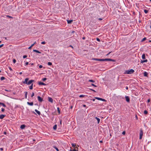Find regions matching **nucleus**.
Here are the masks:
<instances>
[{"instance_id":"obj_1","label":"nucleus","mask_w":151,"mask_h":151,"mask_svg":"<svg viewBox=\"0 0 151 151\" xmlns=\"http://www.w3.org/2000/svg\"><path fill=\"white\" fill-rule=\"evenodd\" d=\"M93 60H97L99 61H111L112 62H115L116 60H114L110 58H106V59H98L97 58H94L92 59Z\"/></svg>"},{"instance_id":"obj_2","label":"nucleus","mask_w":151,"mask_h":151,"mask_svg":"<svg viewBox=\"0 0 151 151\" xmlns=\"http://www.w3.org/2000/svg\"><path fill=\"white\" fill-rule=\"evenodd\" d=\"M29 79L28 78H26L25 79V81L23 82V83L24 84H27L28 85H29L32 83L33 82H34L35 81L33 80H31L29 81L28 82Z\"/></svg>"},{"instance_id":"obj_3","label":"nucleus","mask_w":151,"mask_h":151,"mask_svg":"<svg viewBox=\"0 0 151 151\" xmlns=\"http://www.w3.org/2000/svg\"><path fill=\"white\" fill-rule=\"evenodd\" d=\"M134 72V70L132 69H131L130 70H125L124 73V74H131L132 73H133Z\"/></svg>"},{"instance_id":"obj_4","label":"nucleus","mask_w":151,"mask_h":151,"mask_svg":"<svg viewBox=\"0 0 151 151\" xmlns=\"http://www.w3.org/2000/svg\"><path fill=\"white\" fill-rule=\"evenodd\" d=\"M143 134V132L142 129H140V130L139 137V139H142Z\"/></svg>"},{"instance_id":"obj_5","label":"nucleus","mask_w":151,"mask_h":151,"mask_svg":"<svg viewBox=\"0 0 151 151\" xmlns=\"http://www.w3.org/2000/svg\"><path fill=\"white\" fill-rule=\"evenodd\" d=\"M38 84L39 85L45 86L46 85V84L45 83L43 82H42L40 81L38 82Z\"/></svg>"},{"instance_id":"obj_6","label":"nucleus","mask_w":151,"mask_h":151,"mask_svg":"<svg viewBox=\"0 0 151 151\" xmlns=\"http://www.w3.org/2000/svg\"><path fill=\"white\" fill-rule=\"evenodd\" d=\"M38 99L39 101L41 102L43 101V99L40 96H37Z\"/></svg>"},{"instance_id":"obj_7","label":"nucleus","mask_w":151,"mask_h":151,"mask_svg":"<svg viewBox=\"0 0 151 151\" xmlns=\"http://www.w3.org/2000/svg\"><path fill=\"white\" fill-rule=\"evenodd\" d=\"M125 98L126 100V101L128 102H129L130 101V99L129 97L128 96H125Z\"/></svg>"},{"instance_id":"obj_8","label":"nucleus","mask_w":151,"mask_h":151,"mask_svg":"<svg viewBox=\"0 0 151 151\" xmlns=\"http://www.w3.org/2000/svg\"><path fill=\"white\" fill-rule=\"evenodd\" d=\"M48 100L49 101L51 102V103H53V99L51 98L48 97Z\"/></svg>"},{"instance_id":"obj_9","label":"nucleus","mask_w":151,"mask_h":151,"mask_svg":"<svg viewBox=\"0 0 151 151\" xmlns=\"http://www.w3.org/2000/svg\"><path fill=\"white\" fill-rule=\"evenodd\" d=\"M5 116L6 115L1 114L0 115V119H3Z\"/></svg>"},{"instance_id":"obj_10","label":"nucleus","mask_w":151,"mask_h":151,"mask_svg":"<svg viewBox=\"0 0 151 151\" xmlns=\"http://www.w3.org/2000/svg\"><path fill=\"white\" fill-rule=\"evenodd\" d=\"M147 59L145 60H141V63H147Z\"/></svg>"},{"instance_id":"obj_11","label":"nucleus","mask_w":151,"mask_h":151,"mask_svg":"<svg viewBox=\"0 0 151 151\" xmlns=\"http://www.w3.org/2000/svg\"><path fill=\"white\" fill-rule=\"evenodd\" d=\"M148 74V73L147 72L145 71L144 73V76L145 77H147Z\"/></svg>"},{"instance_id":"obj_12","label":"nucleus","mask_w":151,"mask_h":151,"mask_svg":"<svg viewBox=\"0 0 151 151\" xmlns=\"http://www.w3.org/2000/svg\"><path fill=\"white\" fill-rule=\"evenodd\" d=\"M35 111L39 115H40V111H38L36 109H35Z\"/></svg>"},{"instance_id":"obj_13","label":"nucleus","mask_w":151,"mask_h":151,"mask_svg":"<svg viewBox=\"0 0 151 151\" xmlns=\"http://www.w3.org/2000/svg\"><path fill=\"white\" fill-rule=\"evenodd\" d=\"M25 126H26L24 124L22 125H21L20 128L22 129H23L25 128Z\"/></svg>"},{"instance_id":"obj_14","label":"nucleus","mask_w":151,"mask_h":151,"mask_svg":"<svg viewBox=\"0 0 151 151\" xmlns=\"http://www.w3.org/2000/svg\"><path fill=\"white\" fill-rule=\"evenodd\" d=\"M95 118L97 120L98 124H99V123L100 121V119L97 117H96Z\"/></svg>"},{"instance_id":"obj_15","label":"nucleus","mask_w":151,"mask_h":151,"mask_svg":"<svg viewBox=\"0 0 151 151\" xmlns=\"http://www.w3.org/2000/svg\"><path fill=\"white\" fill-rule=\"evenodd\" d=\"M27 104L30 106H32L33 105V102H27Z\"/></svg>"},{"instance_id":"obj_16","label":"nucleus","mask_w":151,"mask_h":151,"mask_svg":"<svg viewBox=\"0 0 151 151\" xmlns=\"http://www.w3.org/2000/svg\"><path fill=\"white\" fill-rule=\"evenodd\" d=\"M33 51L34 52H36L38 53H41V52H40L39 51H38L37 50H33Z\"/></svg>"},{"instance_id":"obj_17","label":"nucleus","mask_w":151,"mask_h":151,"mask_svg":"<svg viewBox=\"0 0 151 151\" xmlns=\"http://www.w3.org/2000/svg\"><path fill=\"white\" fill-rule=\"evenodd\" d=\"M33 84L32 83L30 86H29V89L32 90L33 89Z\"/></svg>"},{"instance_id":"obj_18","label":"nucleus","mask_w":151,"mask_h":151,"mask_svg":"<svg viewBox=\"0 0 151 151\" xmlns=\"http://www.w3.org/2000/svg\"><path fill=\"white\" fill-rule=\"evenodd\" d=\"M57 128V125L56 124H55L53 127V129L55 130Z\"/></svg>"},{"instance_id":"obj_19","label":"nucleus","mask_w":151,"mask_h":151,"mask_svg":"<svg viewBox=\"0 0 151 151\" xmlns=\"http://www.w3.org/2000/svg\"><path fill=\"white\" fill-rule=\"evenodd\" d=\"M142 58L143 59H144L145 58V54H143L142 56Z\"/></svg>"},{"instance_id":"obj_20","label":"nucleus","mask_w":151,"mask_h":151,"mask_svg":"<svg viewBox=\"0 0 151 151\" xmlns=\"http://www.w3.org/2000/svg\"><path fill=\"white\" fill-rule=\"evenodd\" d=\"M73 20H68L67 22L68 24H70L72 22Z\"/></svg>"},{"instance_id":"obj_21","label":"nucleus","mask_w":151,"mask_h":151,"mask_svg":"<svg viewBox=\"0 0 151 151\" xmlns=\"http://www.w3.org/2000/svg\"><path fill=\"white\" fill-rule=\"evenodd\" d=\"M0 105H1L4 107H6V105L0 102Z\"/></svg>"},{"instance_id":"obj_22","label":"nucleus","mask_w":151,"mask_h":151,"mask_svg":"<svg viewBox=\"0 0 151 151\" xmlns=\"http://www.w3.org/2000/svg\"><path fill=\"white\" fill-rule=\"evenodd\" d=\"M53 147L55 149H56V150H57V151H59V150L58 148L57 147L55 146H53Z\"/></svg>"},{"instance_id":"obj_23","label":"nucleus","mask_w":151,"mask_h":151,"mask_svg":"<svg viewBox=\"0 0 151 151\" xmlns=\"http://www.w3.org/2000/svg\"><path fill=\"white\" fill-rule=\"evenodd\" d=\"M24 93L25 94V98L26 99H27V92L25 91L24 92Z\"/></svg>"},{"instance_id":"obj_24","label":"nucleus","mask_w":151,"mask_h":151,"mask_svg":"<svg viewBox=\"0 0 151 151\" xmlns=\"http://www.w3.org/2000/svg\"><path fill=\"white\" fill-rule=\"evenodd\" d=\"M57 110H58V113L59 114H60V110L59 108L58 107H57Z\"/></svg>"},{"instance_id":"obj_25","label":"nucleus","mask_w":151,"mask_h":151,"mask_svg":"<svg viewBox=\"0 0 151 151\" xmlns=\"http://www.w3.org/2000/svg\"><path fill=\"white\" fill-rule=\"evenodd\" d=\"M95 98L98 99V100H99L101 101V100L102 99V98H99V97H95Z\"/></svg>"},{"instance_id":"obj_26","label":"nucleus","mask_w":151,"mask_h":151,"mask_svg":"<svg viewBox=\"0 0 151 151\" xmlns=\"http://www.w3.org/2000/svg\"><path fill=\"white\" fill-rule=\"evenodd\" d=\"M148 10H147L146 9H144V12L145 13V14H147L148 12Z\"/></svg>"},{"instance_id":"obj_27","label":"nucleus","mask_w":151,"mask_h":151,"mask_svg":"<svg viewBox=\"0 0 151 151\" xmlns=\"http://www.w3.org/2000/svg\"><path fill=\"white\" fill-rule=\"evenodd\" d=\"M5 79V78L4 77H1V81H2V80H4V79Z\"/></svg>"},{"instance_id":"obj_28","label":"nucleus","mask_w":151,"mask_h":151,"mask_svg":"<svg viewBox=\"0 0 151 151\" xmlns=\"http://www.w3.org/2000/svg\"><path fill=\"white\" fill-rule=\"evenodd\" d=\"M146 37H144L142 39V40H141V41L142 42H143V41H145V40H146Z\"/></svg>"},{"instance_id":"obj_29","label":"nucleus","mask_w":151,"mask_h":151,"mask_svg":"<svg viewBox=\"0 0 151 151\" xmlns=\"http://www.w3.org/2000/svg\"><path fill=\"white\" fill-rule=\"evenodd\" d=\"M88 81L91 82H92V83H94L95 82V81L94 80H88Z\"/></svg>"},{"instance_id":"obj_30","label":"nucleus","mask_w":151,"mask_h":151,"mask_svg":"<svg viewBox=\"0 0 151 151\" xmlns=\"http://www.w3.org/2000/svg\"><path fill=\"white\" fill-rule=\"evenodd\" d=\"M147 113H148L147 111L146 110H145L144 111V113L145 114H147Z\"/></svg>"},{"instance_id":"obj_31","label":"nucleus","mask_w":151,"mask_h":151,"mask_svg":"<svg viewBox=\"0 0 151 151\" xmlns=\"http://www.w3.org/2000/svg\"><path fill=\"white\" fill-rule=\"evenodd\" d=\"M47 64L49 65H52V63L51 62H48Z\"/></svg>"},{"instance_id":"obj_32","label":"nucleus","mask_w":151,"mask_h":151,"mask_svg":"<svg viewBox=\"0 0 151 151\" xmlns=\"http://www.w3.org/2000/svg\"><path fill=\"white\" fill-rule=\"evenodd\" d=\"M47 78H44L42 79V80L43 81H45L47 80Z\"/></svg>"},{"instance_id":"obj_33","label":"nucleus","mask_w":151,"mask_h":151,"mask_svg":"<svg viewBox=\"0 0 151 151\" xmlns=\"http://www.w3.org/2000/svg\"><path fill=\"white\" fill-rule=\"evenodd\" d=\"M91 85L95 87H97V86H96V85H95L94 84H93V83H91Z\"/></svg>"},{"instance_id":"obj_34","label":"nucleus","mask_w":151,"mask_h":151,"mask_svg":"<svg viewBox=\"0 0 151 151\" xmlns=\"http://www.w3.org/2000/svg\"><path fill=\"white\" fill-rule=\"evenodd\" d=\"M16 60L15 59H14L13 60V63H15L16 62Z\"/></svg>"},{"instance_id":"obj_35","label":"nucleus","mask_w":151,"mask_h":151,"mask_svg":"<svg viewBox=\"0 0 151 151\" xmlns=\"http://www.w3.org/2000/svg\"><path fill=\"white\" fill-rule=\"evenodd\" d=\"M34 93L32 92V95H31V97H32L34 96Z\"/></svg>"},{"instance_id":"obj_36","label":"nucleus","mask_w":151,"mask_h":151,"mask_svg":"<svg viewBox=\"0 0 151 151\" xmlns=\"http://www.w3.org/2000/svg\"><path fill=\"white\" fill-rule=\"evenodd\" d=\"M6 17H9V18H13L12 17L10 16L9 15H7Z\"/></svg>"},{"instance_id":"obj_37","label":"nucleus","mask_w":151,"mask_h":151,"mask_svg":"<svg viewBox=\"0 0 151 151\" xmlns=\"http://www.w3.org/2000/svg\"><path fill=\"white\" fill-rule=\"evenodd\" d=\"M46 42L45 41H43L41 42V43L42 44H45Z\"/></svg>"},{"instance_id":"obj_38","label":"nucleus","mask_w":151,"mask_h":151,"mask_svg":"<svg viewBox=\"0 0 151 151\" xmlns=\"http://www.w3.org/2000/svg\"><path fill=\"white\" fill-rule=\"evenodd\" d=\"M85 96V95H80L79 96V97H84Z\"/></svg>"},{"instance_id":"obj_39","label":"nucleus","mask_w":151,"mask_h":151,"mask_svg":"<svg viewBox=\"0 0 151 151\" xmlns=\"http://www.w3.org/2000/svg\"><path fill=\"white\" fill-rule=\"evenodd\" d=\"M1 111H2V112H4V111H5V109H4V108H1Z\"/></svg>"},{"instance_id":"obj_40","label":"nucleus","mask_w":151,"mask_h":151,"mask_svg":"<svg viewBox=\"0 0 151 151\" xmlns=\"http://www.w3.org/2000/svg\"><path fill=\"white\" fill-rule=\"evenodd\" d=\"M9 69V70L11 71H12V68H11V67H8Z\"/></svg>"},{"instance_id":"obj_41","label":"nucleus","mask_w":151,"mask_h":151,"mask_svg":"<svg viewBox=\"0 0 151 151\" xmlns=\"http://www.w3.org/2000/svg\"><path fill=\"white\" fill-rule=\"evenodd\" d=\"M70 151H76V150L75 149H73V150L70 149Z\"/></svg>"},{"instance_id":"obj_42","label":"nucleus","mask_w":151,"mask_h":151,"mask_svg":"<svg viewBox=\"0 0 151 151\" xmlns=\"http://www.w3.org/2000/svg\"><path fill=\"white\" fill-rule=\"evenodd\" d=\"M42 67H43L42 65H40L39 66V68H42Z\"/></svg>"},{"instance_id":"obj_43","label":"nucleus","mask_w":151,"mask_h":151,"mask_svg":"<svg viewBox=\"0 0 151 151\" xmlns=\"http://www.w3.org/2000/svg\"><path fill=\"white\" fill-rule=\"evenodd\" d=\"M27 57V56L26 55H24L23 56V58H25Z\"/></svg>"},{"instance_id":"obj_44","label":"nucleus","mask_w":151,"mask_h":151,"mask_svg":"<svg viewBox=\"0 0 151 151\" xmlns=\"http://www.w3.org/2000/svg\"><path fill=\"white\" fill-rule=\"evenodd\" d=\"M96 40L97 41H99V42L100 41V40L99 38H97Z\"/></svg>"},{"instance_id":"obj_45","label":"nucleus","mask_w":151,"mask_h":151,"mask_svg":"<svg viewBox=\"0 0 151 151\" xmlns=\"http://www.w3.org/2000/svg\"><path fill=\"white\" fill-rule=\"evenodd\" d=\"M72 145L73 147H75V146H76V144H72Z\"/></svg>"},{"instance_id":"obj_46","label":"nucleus","mask_w":151,"mask_h":151,"mask_svg":"<svg viewBox=\"0 0 151 151\" xmlns=\"http://www.w3.org/2000/svg\"><path fill=\"white\" fill-rule=\"evenodd\" d=\"M60 125L61 126L62 125V120H60Z\"/></svg>"},{"instance_id":"obj_47","label":"nucleus","mask_w":151,"mask_h":151,"mask_svg":"<svg viewBox=\"0 0 151 151\" xmlns=\"http://www.w3.org/2000/svg\"><path fill=\"white\" fill-rule=\"evenodd\" d=\"M4 45L3 44H1L0 45V48L1 47L4 46Z\"/></svg>"},{"instance_id":"obj_48","label":"nucleus","mask_w":151,"mask_h":151,"mask_svg":"<svg viewBox=\"0 0 151 151\" xmlns=\"http://www.w3.org/2000/svg\"><path fill=\"white\" fill-rule=\"evenodd\" d=\"M125 134V131H123L122 132V134L124 135Z\"/></svg>"},{"instance_id":"obj_49","label":"nucleus","mask_w":151,"mask_h":151,"mask_svg":"<svg viewBox=\"0 0 151 151\" xmlns=\"http://www.w3.org/2000/svg\"><path fill=\"white\" fill-rule=\"evenodd\" d=\"M150 99H148V100H147V102L148 103H149V102H150Z\"/></svg>"},{"instance_id":"obj_50","label":"nucleus","mask_w":151,"mask_h":151,"mask_svg":"<svg viewBox=\"0 0 151 151\" xmlns=\"http://www.w3.org/2000/svg\"><path fill=\"white\" fill-rule=\"evenodd\" d=\"M101 101H106V100L105 99H102Z\"/></svg>"},{"instance_id":"obj_51","label":"nucleus","mask_w":151,"mask_h":151,"mask_svg":"<svg viewBox=\"0 0 151 151\" xmlns=\"http://www.w3.org/2000/svg\"><path fill=\"white\" fill-rule=\"evenodd\" d=\"M28 64H29V63H28V62H27L25 63V65H27Z\"/></svg>"},{"instance_id":"obj_52","label":"nucleus","mask_w":151,"mask_h":151,"mask_svg":"<svg viewBox=\"0 0 151 151\" xmlns=\"http://www.w3.org/2000/svg\"><path fill=\"white\" fill-rule=\"evenodd\" d=\"M102 18H99L98 19L99 20H102Z\"/></svg>"},{"instance_id":"obj_53","label":"nucleus","mask_w":151,"mask_h":151,"mask_svg":"<svg viewBox=\"0 0 151 151\" xmlns=\"http://www.w3.org/2000/svg\"><path fill=\"white\" fill-rule=\"evenodd\" d=\"M29 65H34V63H30L29 64Z\"/></svg>"},{"instance_id":"obj_54","label":"nucleus","mask_w":151,"mask_h":151,"mask_svg":"<svg viewBox=\"0 0 151 151\" xmlns=\"http://www.w3.org/2000/svg\"><path fill=\"white\" fill-rule=\"evenodd\" d=\"M0 150H3V148H0Z\"/></svg>"},{"instance_id":"obj_55","label":"nucleus","mask_w":151,"mask_h":151,"mask_svg":"<svg viewBox=\"0 0 151 151\" xmlns=\"http://www.w3.org/2000/svg\"><path fill=\"white\" fill-rule=\"evenodd\" d=\"M125 88L127 90H128V88L127 86Z\"/></svg>"},{"instance_id":"obj_56","label":"nucleus","mask_w":151,"mask_h":151,"mask_svg":"<svg viewBox=\"0 0 151 151\" xmlns=\"http://www.w3.org/2000/svg\"><path fill=\"white\" fill-rule=\"evenodd\" d=\"M111 52H109L108 53V54H107L106 55H109L110 53H111Z\"/></svg>"},{"instance_id":"obj_57","label":"nucleus","mask_w":151,"mask_h":151,"mask_svg":"<svg viewBox=\"0 0 151 151\" xmlns=\"http://www.w3.org/2000/svg\"><path fill=\"white\" fill-rule=\"evenodd\" d=\"M82 39L83 40H85V37H82Z\"/></svg>"},{"instance_id":"obj_58","label":"nucleus","mask_w":151,"mask_h":151,"mask_svg":"<svg viewBox=\"0 0 151 151\" xmlns=\"http://www.w3.org/2000/svg\"><path fill=\"white\" fill-rule=\"evenodd\" d=\"M35 45L34 44H32L31 45V46L32 47H33Z\"/></svg>"},{"instance_id":"obj_59","label":"nucleus","mask_w":151,"mask_h":151,"mask_svg":"<svg viewBox=\"0 0 151 151\" xmlns=\"http://www.w3.org/2000/svg\"><path fill=\"white\" fill-rule=\"evenodd\" d=\"M4 134H6V132H4Z\"/></svg>"},{"instance_id":"obj_60","label":"nucleus","mask_w":151,"mask_h":151,"mask_svg":"<svg viewBox=\"0 0 151 151\" xmlns=\"http://www.w3.org/2000/svg\"><path fill=\"white\" fill-rule=\"evenodd\" d=\"M32 47L31 46H30V47H29V48H28V49H30L31 48H32Z\"/></svg>"},{"instance_id":"obj_61","label":"nucleus","mask_w":151,"mask_h":151,"mask_svg":"<svg viewBox=\"0 0 151 151\" xmlns=\"http://www.w3.org/2000/svg\"><path fill=\"white\" fill-rule=\"evenodd\" d=\"M83 106L84 107H86V106L84 104L83 105Z\"/></svg>"},{"instance_id":"obj_62","label":"nucleus","mask_w":151,"mask_h":151,"mask_svg":"<svg viewBox=\"0 0 151 151\" xmlns=\"http://www.w3.org/2000/svg\"><path fill=\"white\" fill-rule=\"evenodd\" d=\"M92 100L93 101H95V99H92Z\"/></svg>"},{"instance_id":"obj_63","label":"nucleus","mask_w":151,"mask_h":151,"mask_svg":"<svg viewBox=\"0 0 151 151\" xmlns=\"http://www.w3.org/2000/svg\"><path fill=\"white\" fill-rule=\"evenodd\" d=\"M92 91H94V92H96V91L95 90H92Z\"/></svg>"},{"instance_id":"obj_64","label":"nucleus","mask_w":151,"mask_h":151,"mask_svg":"<svg viewBox=\"0 0 151 151\" xmlns=\"http://www.w3.org/2000/svg\"><path fill=\"white\" fill-rule=\"evenodd\" d=\"M70 47H72V48H73V47L72 45H70Z\"/></svg>"}]
</instances>
